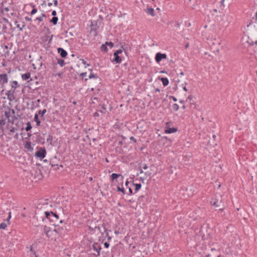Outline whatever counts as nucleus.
I'll return each mask as SVG.
<instances>
[{"mask_svg":"<svg viewBox=\"0 0 257 257\" xmlns=\"http://www.w3.org/2000/svg\"><path fill=\"white\" fill-rule=\"evenodd\" d=\"M45 216L46 219L48 220L50 223H52V225L54 227L58 226V223H62V220H59V215L52 211H45L44 212Z\"/></svg>","mask_w":257,"mask_h":257,"instance_id":"1","label":"nucleus"},{"mask_svg":"<svg viewBox=\"0 0 257 257\" xmlns=\"http://www.w3.org/2000/svg\"><path fill=\"white\" fill-rule=\"evenodd\" d=\"M210 203L216 207L223 206L221 196L219 194L216 195L213 198L211 199Z\"/></svg>","mask_w":257,"mask_h":257,"instance_id":"2","label":"nucleus"},{"mask_svg":"<svg viewBox=\"0 0 257 257\" xmlns=\"http://www.w3.org/2000/svg\"><path fill=\"white\" fill-rule=\"evenodd\" d=\"M43 230L44 232L46 234L48 238H50L51 239L56 240L57 238V235L53 230H51L50 227L45 225L43 228Z\"/></svg>","mask_w":257,"mask_h":257,"instance_id":"3","label":"nucleus"},{"mask_svg":"<svg viewBox=\"0 0 257 257\" xmlns=\"http://www.w3.org/2000/svg\"><path fill=\"white\" fill-rule=\"evenodd\" d=\"M46 150L44 148H40L39 150L35 153V156L40 159H43L46 155Z\"/></svg>","mask_w":257,"mask_h":257,"instance_id":"4","label":"nucleus"},{"mask_svg":"<svg viewBox=\"0 0 257 257\" xmlns=\"http://www.w3.org/2000/svg\"><path fill=\"white\" fill-rule=\"evenodd\" d=\"M101 25V20H97L91 22L90 28L91 31H96Z\"/></svg>","mask_w":257,"mask_h":257,"instance_id":"5","label":"nucleus"},{"mask_svg":"<svg viewBox=\"0 0 257 257\" xmlns=\"http://www.w3.org/2000/svg\"><path fill=\"white\" fill-rule=\"evenodd\" d=\"M8 82V76L6 73L0 74V87Z\"/></svg>","mask_w":257,"mask_h":257,"instance_id":"6","label":"nucleus"},{"mask_svg":"<svg viewBox=\"0 0 257 257\" xmlns=\"http://www.w3.org/2000/svg\"><path fill=\"white\" fill-rule=\"evenodd\" d=\"M167 58V55L165 53H161L160 52H158L156 54L155 56V60L157 63L160 62V61L164 59Z\"/></svg>","mask_w":257,"mask_h":257,"instance_id":"7","label":"nucleus"},{"mask_svg":"<svg viewBox=\"0 0 257 257\" xmlns=\"http://www.w3.org/2000/svg\"><path fill=\"white\" fill-rule=\"evenodd\" d=\"M15 92V90H10L6 92V95L7 96V98L10 101H13L15 99L14 96Z\"/></svg>","mask_w":257,"mask_h":257,"instance_id":"8","label":"nucleus"},{"mask_svg":"<svg viewBox=\"0 0 257 257\" xmlns=\"http://www.w3.org/2000/svg\"><path fill=\"white\" fill-rule=\"evenodd\" d=\"M112 181L117 179L118 178L120 177V179L118 180L120 181L121 185L122 186L123 177L120 174H117L116 173H112L110 176Z\"/></svg>","mask_w":257,"mask_h":257,"instance_id":"9","label":"nucleus"},{"mask_svg":"<svg viewBox=\"0 0 257 257\" xmlns=\"http://www.w3.org/2000/svg\"><path fill=\"white\" fill-rule=\"evenodd\" d=\"M92 248L97 252V254H95V255L96 256H99L100 255V251L101 249V246L97 243H94L92 245Z\"/></svg>","mask_w":257,"mask_h":257,"instance_id":"10","label":"nucleus"},{"mask_svg":"<svg viewBox=\"0 0 257 257\" xmlns=\"http://www.w3.org/2000/svg\"><path fill=\"white\" fill-rule=\"evenodd\" d=\"M57 51L61 57L63 58H66L68 55L67 51L62 48H58L57 49Z\"/></svg>","mask_w":257,"mask_h":257,"instance_id":"11","label":"nucleus"},{"mask_svg":"<svg viewBox=\"0 0 257 257\" xmlns=\"http://www.w3.org/2000/svg\"><path fill=\"white\" fill-rule=\"evenodd\" d=\"M56 234L57 235H61L62 234L63 229L62 227H60L59 225L56 227H55V228L53 229Z\"/></svg>","mask_w":257,"mask_h":257,"instance_id":"12","label":"nucleus"},{"mask_svg":"<svg viewBox=\"0 0 257 257\" xmlns=\"http://www.w3.org/2000/svg\"><path fill=\"white\" fill-rule=\"evenodd\" d=\"M114 58L112 60V62H115L116 64H119L121 62L122 59L119 56V55H117L116 54H113Z\"/></svg>","mask_w":257,"mask_h":257,"instance_id":"13","label":"nucleus"},{"mask_svg":"<svg viewBox=\"0 0 257 257\" xmlns=\"http://www.w3.org/2000/svg\"><path fill=\"white\" fill-rule=\"evenodd\" d=\"M177 131V128L175 127H167L166 130L165 131V133L166 134H171L173 133H175Z\"/></svg>","mask_w":257,"mask_h":257,"instance_id":"14","label":"nucleus"},{"mask_svg":"<svg viewBox=\"0 0 257 257\" xmlns=\"http://www.w3.org/2000/svg\"><path fill=\"white\" fill-rule=\"evenodd\" d=\"M159 79L162 81L163 85L164 86H166L169 84V81L167 78L161 77V78H159Z\"/></svg>","mask_w":257,"mask_h":257,"instance_id":"15","label":"nucleus"},{"mask_svg":"<svg viewBox=\"0 0 257 257\" xmlns=\"http://www.w3.org/2000/svg\"><path fill=\"white\" fill-rule=\"evenodd\" d=\"M34 218L37 219L38 222L44 221L46 219L44 216H39V213H36V215L34 216Z\"/></svg>","mask_w":257,"mask_h":257,"instance_id":"16","label":"nucleus"},{"mask_svg":"<svg viewBox=\"0 0 257 257\" xmlns=\"http://www.w3.org/2000/svg\"><path fill=\"white\" fill-rule=\"evenodd\" d=\"M11 86L12 88H14L13 90H15L18 87H19L18 83L17 81H13L11 82Z\"/></svg>","mask_w":257,"mask_h":257,"instance_id":"17","label":"nucleus"},{"mask_svg":"<svg viewBox=\"0 0 257 257\" xmlns=\"http://www.w3.org/2000/svg\"><path fill=\"white\" fill-rule=\"evenodd\" d=\"M30 73L29 72H27L25 74H22V78L24 80H26L30 78Z\"/></svg>","mask_w":257,"mask_h":257,"instance_id":"18","label":"nucleus"},{"mask_svg":"<svg viewBox=\"0 0 257 257\" xmlns=\"http://www.w3.org/2000/svg\"><path fill=\"white\" fill-rule=\"evenodd\" d=\"M146 13L152 16H154L155 15L154 10L153 8H148L146 10Z\"/></svg>","mask_w":257,"mask_h":257,"instance_id":"19","label":"nucleus"},{"mask_svg":"<svg viewBox=\"0 0 257 257\" xmlns=\"http://www.w3.org/2000/svg\"><path fill=\"white\" fill-rule=\"evenodd\" d=\"M34 121L36 122V125L37 126H40L41 122L39 119L38 115L37 114H35L34 116Z\"/></svg>","mask_w":257,"mask_h":257,"instance_id":"20","label":"nucleus"},{"mask_svg":"<svg viewBox=\"0 0 257 257\" xmlns=\"http://www.w3.org/2000/svg\"><path fill=\"white\" fill-rule=\"evenodd\" d=\"M133 185L135 186V192H137L139 190H140L142 187L141 184H137V183H133Z\"/></svg>","mask_w":257,"mask_h":257,"instance_id":"21","label":"nucleus"},{"mask_svg":"<svg viewBox=\"0 0 257 257\" xmlns=\"http://www.w3.org/2000/svg\"><path fill=\"white\" fill-rule=\"evenodd\" d=\"M25 148L28 150H32L33 148L31 147V142H26L25 144Z\"/></svg>","mask_w":257,"mask_h":257,"instance_id":"22","label":"nucleus"},{"mask_svg":"<svg viewBox=\"0 0 257 257\" xmlns=\"http://www.w3.org/2000/svg\"><path fill=\"white\" fill-rule=\"evenodd\" d=\"M58 18L57 17H53L50 20V22L53 23L54 25H56L57 24Z\"/></svg>","mask_w":257,"mask_h":257,"instance_id":"23","label":"nucleus"},{"mask_svg":"<svg viewBox=\"0 0 257 257\" xmlns=\"http://www.w3.org/2000/svg\"><path fill=\"white\" fill-rule=\"evenodd\" d=\"M16 126L12 127L10 130V132L11 133H14L15 131H17L18 130V122L15 124Z\"/></svg>","mask_w":257,"mask_h":257,"instance_id":"24","label":"nucleus"},{"mask_svg":"<svg viewBox=\"0 0 257 257\" xmlns=\"http://www.w3.org/2000/svg\"><path fill=\"white\" fill-rule=\"evenodd\" d=\"M57 63L61 66V67H63L65 64V61L63 59H58V61H57Z\"/></svg>","mask_w":257,"mask_h":257,"instance_id":"25","label":"nucleus"},{"mask_svg":"<svg viewBox=\"0 0 257 257\" xmlns=\"http://www.w3.org/2000/svg\"><path fill=\"white\" fill-rule=\"evenodd\" d=\"M31 6L33 8L32 11L31 12V15H33L37 12V9L36 8V6L34 5H31Z\"/></svg>","mask_w":257,"mask_h":257,"instance_id":"26","label":"nucleus"},{"mask_svg":"<svg viewBox=\"0 0 257 257\" xmlns=\"http://www.w3.org/2000/svg\"><path fill=\"white\" fill-rule=\"evenodd\" d=\"M32 125H31V122L28 121L27 123V126L25 128V130L27 131V132H28L29 131H30L32 128Z\"/></svg>","mask_w":257,"mask_h":257,"instance_id":"27","label":"nucleus"},{"mask_svg":"<svg viewBox=\"0 0 257 257\" xmlns=\"http://www.w3.org/2000/svg\"><path fill=\"white\" fill-rule=\"evenodd\" d=\"M53 136L51 135H48V137L47 139V142L50 143V145H52Z\"/></svg>","mask_w":257,"mask_h":257,"instance_id":"28","label":"nucleus"},{"mask_svg":"<svg viewBox=\"0 0 257 257\" xmlns=\"http://www.w3.org/2000/svg\"><path fill=\"white\" fill-rule=\"evenodd\" d=\"M17 119V117L14 115L12 119L10 118L8 120V122H10L11 124H13L15 123V120Z\"/></svg>","mask_w":257,"mask_h":257,"instance_id":"29","label":"nucleus"},{"mask_svg":"<svg viewBox=\"0 0 257 257\" xmlns=\"http://www.w3.org/2000/svg\"><path fill=\"white\" fill-rule=\"evenodd\" d=\"M172 108L174 111H176L178 110L179 106L177 103H174L172 105Z\"/></svg>","mask_w":257,"mask_h":257,"instance_id":"30","label":"nucleus"},{"mask_svg":"<svg viewBox=\"0 0 257 257\" xmlns=\"http://www.w3.org/2000/svg\"><path fill=\"white\" fill-rule=\"evenodd\" d=\"M117 190L118 191H120V192H122L123 194H125V190L122 187H120L119 186H117Z\"/></svg>","mask_w":257,"mask_h":257,"instance_id":"31","label":"nucleus"},{"mask_svg":"<svg viewBox=\"0 0 257 257\" xmlns=\"http://www.w3.org/2000/svg\"><path fill=\"white\" fill-rule=\"evenodd\" d=\"M5 115L6 117L8 118V120L10 118V117L11 116V113L10 111L9 110L8 111H5Z\"/></svg>","mask_w":257,"mask_h":257,"instance_id":"32","label":"nucleus"},{"mask_svg":"<svg viewBox=\"0 0 257 257\" xmlns=\"http://www.w3.org/2000/svg\"><path fill=\"white\" fill-rule=\"evenodd\" d=\"M107 48L105 44H103L101 46V50L103 52H107Z\"/></svg>","mask_w":257,"mask_h":257,"instance_id":"33","label":"nucleus"},{"mask_svg":"<svg viewBox=\"0 0 257 257\" xmlns=\"http://www.w3.org/2000/svg\"><path fill=\"white\" fill-rule=\"evenodd\" d=\"M99 111L101 113H105L106 111V107L104 105L101 106V108Z\"/></svg>","mask_w":257,"mask_h":257,"instance_id":"34","label":"nucleus"},{"mask_svg":"<svg viewBox=\"0 0 257 257\" xmlns=\"http://www.w3.org/2000/svg\"><path fill=\"white\" fill-rule=\"evenodd\" d=\"M7 227L6 223L2 222L0 224V229H5Z\"/></svg>","mask_w":257,"mask_h":257,"instance_id":"35","label":"nucleus"},{"mask_svg":"<svg viewBox=\"0 0 257 257\" xmlns=\"http://www.w3.org/2000/svg\"><path fill=\"white\" fill-rule=\"evenodd\" d=\"M47 110L46 109H44L43 110H39L38 111L39 114L41 115V116H43L44 114L46 112Z\"/></svg>","mask_w":257,"mask_h":257,"instance_id":"36","label":"nucleus"},{"mask_svg":"<svg viewBox=\"0 0 257 257\" xmlns=\"http://www.w3.org/2000/svg\"><path fill=\"white\" fill-rule=\"evenodd\" d=\"M97 78H98V76H97V74H96L90 73V75H89V78H90V79H91V78L96 79Z\"/></svg>","mask_w":257,"mask_h":257,"instance_id":"37","label":"nucleus"},{"mask_svg":"<svg viewBox=\"0 0 257 257\" xmlns=\"http://www.w3.org/2000/svg\"><path fill=\"white\" fill-rule=\"evenodd\" d=\"M105 45L110 46V48H112L114 46V44L111 42H105Z\"/></svg>","mask_w":257,"mask_h":257,"instance_id":"38","label":"nucleus"},{"mask_svg":"<svg viewBox=\"0 0 257 257\" xmlns=\"http://www.w3.org/2000/svg\"><path fill=\"white\" fill-rule=\"evenodd\" d=\"M30 250L32 252L33 255H34L35 256V257H38V255L36 254V252L34 250L33 247L32 246H30Z\"/></svg>","mask_w":257,"mask_h":257,"instance_id":"39","label":"nucleus"},{"mask_svg":"<svg viewBox=\"0 0 257 257\" xmlns=\"http://www.w3.org/2000/svg\"><path fill=\"white\" fill-rule=\"evenodd\" d=\"M6 124V120L5 119H0V126H3Z\"/></svg>","mask_w":257,"mask_h":257,"instance_id":"40","label":"nucleus"},{"mask_svg":"<svg viewBox=\"0 0 257 257\" xmlns=\"http://www.w3.org/2000/svg\"><path fill=\"white\" fill-rule=\"evenodd\" d=\"M122 52V50H121V49H119V50H116L114 53V54H116L117 55H119V54H121Z\"/></svg>","mask_w":257,"mask_h":257,"instance_id":"41","label":"nucleus"},{"mask_svg":"<svg viewBox=\"0 0 257 257\" xmlns=\"http://www.w3.org/2000/svg\"><path fill=\"white\" fill-rule=\"evenodd\" d=\"M4 10H5L6 12H9L10 9L8 7H6L4 9V10H2L1 11V13L3 14H4Z\"/></svg>","mask_w":257,"mask_h":257,"instance_id":"42","label":"nucleus"},{"mask_svg":"<svg viewBox=\"0 0 257 257\" xmlns=\"http://www.w3.org/2000/svg\"><path fill=\"white\" fill-rule=\"evenodd\" d=\"M82 63L85 65V67L86 68L87 66H89V64H87L86 62L84 60L82 59Z\"/></svg>","mask_w":257,"mask_h":257,"instance_id":"43","label":"nucleus"},{"mask_svg":"<svg viewBox=\"0 0 257 257\" xmlns=\"http://www.w3.org/2000/svg\"><path fill=\"white\" fill-rule=\"evenodd\" d=\"M35 20H38L39 22H42L43 21V18L41 16H40L39 17L36 18Z\"/></svg>","mask_w":257,"mask_h":257,"instance_id":"44","label":"nucleus"},{"mask_svg":"<svg viewBox=\"0 0 257 257\" xmlns=\"http://www.w3.org/2000/svg\"><path fill=\"white\" fill-rule=\"evenodd\" d=\"M169 98L172 99L174 101H177V98L175 97L174 96H170Z\"/></svg>","mask_w":257,"mask_h":257,"instance_id":"45","label":"nucleus"},{"mask_svg":"<svg viewBox=\"0 0 257 257\" xmlns=\"http://www.w3.org/2000/svg\"><path fill=\"white\" fill-rule=\"evenodd\" d=\"M52 167H55V168H54V169H55V170H57V169H59V167H58V165L52 164Z\"/></svg>","mask_w":257,"mask_h":257,"instance_id":"46","label":"nucleus"},{"mask_svg":"<svg viewBox=\"0 0 257 257\" xmlns=\"http://www.w3.org/2000/svg\"><path fill=\"white\" fill-rule=\"evenodd\" d=\"M9 110L12 114H14L15 113V110L14 109L9 108Z\"/></svg>","mask_w":257,"mask_h":257,"instance_id":"47","label":"nucleus"},{"mask_svg":"<svg viewBox=\"0 0 257 257\" xmlns=\"http://www.w3.org/2000/svg\"><path fill=\"white\" fill-rule=\"evenodd\" d=\"M130 139L132 141H133V142H134L135 143H136L137 142V140L133 136H132L130 137Z\"/></svg>","mask_w":257,"mask_h":257,"instance_id":"48","label":"nucleus"},{"mask_svg":"<svg viewBox=\"0 0 257 257\" xmlns=\"http://www.w3.org/2000/svg\"><path fill=\"white\" fill-rule=\"evenodd\" d=\"M25 25H23L22 28H21L20 25H19V24L17 25V27L18 28H19L20 31H22L23 28H24V27H25Z\"/></svg>","mask_w":257,"mask_h":257,"instance_id":"49","label":"nucleus"},{"mask_svg":"<svg viewBox=\"0 0 257 257\" xmlns=\"http://www.w3.org/2000/svg\"><path fill=\"white\" fill-rule=\"evenodd\" d=\"M104 247L106 248H108L109 246V243L107 242H105L104 243Z\"/></svg>","mask_w":257,"mask_h":257,"instance_id":"50","label":"nucleus"},{"mask_svg":"<svg viewBox=\"0 0 257 257\" xmlns=\"http://www.w3.org/2000/svg\"><path fill=\"white\" fill-rule=\"evenodd\" d=\"M86 74H87L86 72H84V73H82L80 74V76L82 77V78H83L85 76H86Z\"/></svg>","mask_w":257,"mask_h":257,"instance_id":"51","label":"nucleus"},{"mask_svg":"<svg viewBox=\"0 0 257 257\" xmlns=\"http://www.w3.org/2000/svg\"><path fill=\"white\" fill-rule=\"evenodd\" d=\"M25 19L26 21H29V22L32 21V19L31 18L28 17H26L25 18Z\"/></svg>","mask_w":257,"mask_h":257,"instance_id":"52","label":"nucleus"},{"mask_svg":"<svg viewBox=\"0 0 257 257\" xmlns=\"http://www.w3.org/2000/svg\"><path fill=\"white\" fill-rule=\"evenodd\" d=\"M3 21H4L5 23H9V22L7 18H3Z\"/></svg>","mask_w":257,"mask_h":257,"instance_id":"53","label":"nucleus"},{"mask_svg":"<svg viewBox=\"0 0 257 257\" xmlns=\"http://www.w3.org/2000/svg\"><path fill=\"white\" fill-rule=\"evenodd\" d=\"M56 15H57V13H56V11H53L52 12V15L54 17H55V16Z\"/></svg>","mask_w":257,"mask_h":257,"instance_id":"54","label":"nucleus"},{"mask_svg":"<svg viewBox=\"0 0 257 257\" xmlns=\"http://www.w3.org/2000/svg\"><path fill=\"white\" fill-rule=\"evenodd\" d=\"M54 6L57 7L58 6V1L57 0H54L53 1Z\"/></svg>","mask_w":257,"mask_h":257,"instance_id":"55","label":"nucleus"},{"mask_svg":"<svg viewBox=\"0 0 257 257\" xmlns=\"http://www.w3.org/2000/svg\"><path fill=\"white\" fill-rule=\"evenodd\" d=\"M143 168L144 169V170H146L148 168V167L147 166V164H145L143 167Z\"/></svg>","mask_w":257,"mask_h":257,"instance_id":"56","label":"nucleus"},{"mask_svg":"<svg viewBox=\"0 0 257 257\" xmlns=\"http://www.w3.org/2000/svg\"><path fill=\"white\" fill-rule=\"evenodd\" d=\"M224 0H221V1H220L221 5V6H222L223 7H224Z\"/></svg>","mask_w":257,"mask_h":257,"instance_id":"57","label":"nucleus"},{"mask_svg":"<svg viewBox=\"0 0 257 257\" xmlns=\"http://www.w3.org/2000/svg\"><path fill=\"white\" fill-rule=\"evenodd\" d=\"M11 212H9V216H8V218H7V220H8V221H9V220H10V218H11Z\"/></svg>","mask_w":257,"mask_h":257,"instance_id":"58","label":"nucleus"},{"mask_svg":"<svg viewBox=\"0 0 257 257\" xmlns=\"http://www.w3.org/2000/svg\"><path fill=\"white\" fill-rule=\"evenodd\" d=\"M192 98H193V96L192 95H189L187 99H189L190 100H191L192 99Z\"/></svg>","mask_w":257,"mask_h":257,"instance_id":"59","label":"nucleus"},{"mask_svg":"<svg viewBox=\"0 0 257 257\" xmlns=\"http://www.w3.org/2000/svg\"><path fill=\"white\" fill-rule=\"evenodd\" d=\"M129 192L131 194H133V191L132 189L131 188H129Z\"/></svg>","mask_w":257,"mask_h":257,"instance_id":"60","label":"nucleus"},{"mask_svg":"<svg viewBox=\"0 0 257 257\" xmlns=\"http://www.w3.org/2000/svg\"><path fill=\"white\" fill-rule=\"evenodd\" d=\"M160 89H159V88H156V89H155V92H160Z\"/></svg>","mask_w":257,"mask_h":257,"instance_id":"61","label":"nucleus"},{"mask_svg":"<svg viewBox=\"0 0 257 257\" xmlns=\"http://www.w3.org/2000/svg\"><path fill=\"white\" fill-rule=\"evenodd\" d=\"M95 228L97 229L99 231H101L100 227L97 226V227H95Z\"/></svg>","mask_w":257,"mask_h":257,"instance_id":"62","label":"nucleus"},{"mask_svg":"<svg viewBox=\"0 0 257 257\" xmlns=\"http://www.w3.org/2000/svg\"><path fill=\"white\" fill-rule=\"evenodd\" d=\"M183 90H184V91H186V92L188 91V90H187V88H186L185 86H184V87H183Z\"/></svg>","mask_w":257,"mask_h":257,"instance_id":"63","label":"nucleus"},{"mask_svg":"<svg viewBox=\"0 0 257 257\" xmlns=\"http://www.w3.org/2000/svg\"><path fill=\"white\" fill-rule=\"evenodd\" d=\"M114 233L116 234H118L119 233V232L118 230H115Z\"/></svg>","mask_w":257,"mask_h":257,"instance_id":"64","label":"nucleus"}]
</instances>
